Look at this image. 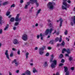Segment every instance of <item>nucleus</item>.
<instances>
[{
	"instance_id": "obj_1",
	"label": "nucleus",
	"mask_w": 75,
	"mask_h": 75,
	"mask_svg": "<svg viewBox=\"0 0 75 75\" xmlns=\"http://www.w3.org/2000/svg\"><path fill=\"white\" fill-rule=\"evenodd\" d=\"M54 6H55V3L53 2H49L47 4L48 8L50 10H52L54 8Z\"/></svg>"
},
{
	"instance_id": "obj_2",
	"label": "nucleus",
	"mask_w": 75,
	"mask_h": 75,
	"mask_svg": "<svg viewBox=\"0 0 75 75\" xmlns=\"http://www.w3.org/2000/svg\"><path fill=\"white\" fill-rule=\"evenodd\" d=\"M45 48V46H44L42 48H39V54H40V55H42L44 53V50Z\"/></svg>"
},
{
	"instance_id": "obj_3",
	"label": "nucleus",
	"mask_w": 75,
	"mask_h": 75,
	"mask_svg": "<svg viewBox=\"0 0 75 75\" xmlns=\"http://www.w3.org/2000/svg\"><path fill=\"white\" fill-rule=\"evenodd\" d=\"M53 30V29L52 28H51L50 29H46L45 32V35H48L49 33H50V34L51 33H52V31Z\"/></svg>"
},
{
	"instance_id": "obj_4",
	"label": "nucleus",
	"mask_w": 75,
	"mask_h": 75,
	"mask_svg": "<svg viewBox=\"0 0 75 75\" xmlns=\"http://www.w3.org/2000/svg\"><path fill=\"white\" fill-rule=\"evenodd\" d=\"M64 71L65 72H66V75H69V71L68 70V69L67 67L66 66H64Z\"/></svg>"
},
{
	"instance_id": "obj_5",
	"label": "nucleus",
	"mask_w": 75,
	"mask_h": 75,
	"mask_svg": "<svg viewBox=\"0 0 75 75\" xmlns=\"http://www.w3.org/2000/svg\"><path fill=\"white\" fill-rule=\"evenodd\" d=\"M19 16H20L19 14H18L16 17L15 21H21V18H19Z\"/></svg>"
},
{
	"instance_id": "obj_6",
	"label": "nucleus",
	"mask_w": 75,
	"mask_h": 75,
	"mask_svg": "<svg viewBox=\"0 0 75 75\" xmlns=\"http://www.w3.org/2000/svg\"><path fill=\"white\" fill-rule=\"evenodd\" d=\"M8 50H6L5 52V55H6L7 59H8L9 60H10V58H9V55H8Z\"/></svg>"
},
{
	"instance_id": "obj_7",
	"label": "nucleus",
	"mask_w": 75,
	"mask_h": 75,
	"mask_svg": "<svg viewBox=\"0 0 75 75\" xmlns=\"http://www.w3.org/2000/svg\"><path fill=\"white\" fill-rule=\"evenodd\" d=\"M59 21H60V22L59 26L61 27H62V22H63V20H62V18H60L59 20H58L57 21V23L59 22Z\"/></svg>"
},
{
	"instance_id": "obj_8",
	"label": "nucleus",
	"mask_w": 75,
	"mask_h": 75,
	"mask_svg": "<svg viewBox=\"0 0 75 75\" xmlns=\"http://www.w3.org/2000/svg\"><path fill=\"white\" fill-rule=\"evenodd\" d=\"M22 39L24 41H26L27 40V35L26 34H24L22 37Z\"/></svg>"
},
{
	"instance_id": "obj_9",
	"label": "nucleus",
	"mask_w": 75,
	"mask_h": 75,
	"mask_svg": "<svg viewBox=\"0 0 75 75\" xmlns=\"http://www.w3.org/2000/svg\"><path fill=\"white\" fill-rule=\"evenodd\" d=\"M67 1V0H63V4L65 6V7H67V8H69V6H68V4H67L65 2Z\"/></svg>"
},
{
	"instance_id": "obj_10",
	"label": "nucleus",
	"mask_w": 75,
	"mask_h": 75,
	"mask_svg": "<svg viewBox=\"0 0 75 75\" xmlns=\"http://www.w3.org/2000/svg\"><path fill=\"white\" fill-rule=\"evenodd\" d=\"M13 42L14 44L15 45H16L17 44H18L19 43V42H18V41L17 40V39H14Z\"/></svg>"
},
{
	"instance_id": "obj_11",
	"label": "nucleus",
	"mask_w": 75,
	"mask_h": 75,
	"mask_svg": "<svg viewBox=\"0 0 75 75\" xmlns=\"http://www.w3.org/2000/svg\"><path fill=\"white\" fill-rule=\"evenodd\" d=\"M25 74L27 75H31V72L29 70H27L25 72Z\"/></svg>"
},
{
	"instance_id": "obj_12",
	"label": "nucleus",
	"mask_w": 75,
	"mask_h": 75,
	"mask_svg": "<svg viewBox=\"0 0 75 75\" xmlns=\"http://www.w3.org/2000/svg\"><path fill=\"white\" fill-rule=\"evenodd\" d=\"M65 42H64V41H63L61 43V46H62V47H64L65 46Z\"/></svg>"
},
{
	"instance_id": "obj_13",
	"label": "nucleus",
	"mask_w": 75,
	"mask_h": 75,
	"mask_svg": "<svg viewBox=\"0 0 75 75\" xmlns=\"http://www.w3.org/2000/svg\"><path fill=\"white\" fill-rule=\"evenodd\" d=\"M53 64H54L55 65H57V61L56 60H54L52 61Z\"/></svg>"
},
{
	"instance_id": "obj_14",
	"label": "nucleus",
	"mask_w": 75,
	"mask_h": 75,
	"mask_svg": "<svg viewBox=\"0 0 75 75\" xmlns=\"http://www.w3.org/2000/svg\"><path fill=\"white\" fill-rule=\"evenodd\" d=\"M66 52L68 54H70L71 51L70 50V49H67L66 50Z\"/></svg>"
},
{
	"instance_id": "obj_15",
	"label": "nucleus",
	"mask_w": 75,
	"mask_h": 75,
	"mask_svg": "<svg viewBox=\"0 0 75 75\" xmlns=\"http://www.w3.org/2000/svg\"><path fill=\"white\" fill-rule=\"evenodd\" d=\"M34 3H35L37 7L39 6V4L38 3V1L37 0H35Z\"/></svg>"
},
{
	"instance_id": "obj_16",
	"label": "nucleus",
	"mask_w": 75,
	"mask_h": 75,
	"mask_svg": "<svg viewBox=\"0 0 75 75\" xmlns=\"http://www.w3.org/2000/svg\"><path fill=\"white\" fill-rule=\"evenodd\" d=\"M33 73H35V72H38V71H37L35 69V67H34L33 68Z\"/></svg>"
},
{
	"instance_id": "obj_17",
	"label": "nucleus",
	"mask_w": 75,
	"mask_h": 75,
	"mask_svg": "<svg viewBox=\"0 0 75 75\" xmlns=\"http://www.w3.org/2000/svg\"><path fill=\"white\" fill-rule=\"evenodd\" d=\"M71 18V19H73L74 23V24H75V16L72 17Z\"/></svg>"
},
{
	"instance_id": "obj_18",
	"label": "nucleus",
	"mask_w": 75,
	"mask_h": 75,
	"mask_svg": "<svg viewBox=\"0 0 75 75\" xmlns=\"http://www.w3.org/2000/svg\"><path fill=\"white\" fill-rule=\"evenodd\" d=\"M55 64L53 63H52L51 65V67L52 68H54L55 67Z\"/></svg>"
},
{
	"instance_id": "obj_19",
	"label": "nucleus",
	"mask_w": 75,
	"mask_h": 75,
	"mask_svg": "<svg viewBox=\"0 0 75 75\" xmlns=\"http://www.w3.org/2000/svg\"><path fill=\"white\" fill-rule=\"evenodd\" d=\"M9 26V25L7 24L6 25V26L5 27V28H4V30H6L8 28V27Z\"/></svg>"
},
{
	"instance_id": "obj_20",
	"label": "nucleus",
	"mask_w": 75,
	"mask_h": 75,
	"mask_svg": "<svg viewBox=\"0 0 75 75\" xmlns=\"http://www.w3.org/2000/svg\"><path fill=\"white\" fill-rule=\"evenodd\" d=\"M50 43L51 44H53L54 43V40H52L50 41Z\"/></svg>"
},
{
	"instance_id": "obj_21",
	"label": "nucleus",
	"mask_w": 75,
	"mask_h": 75,
	"mask_svg": "<svg viewBox=\"0 0 75 75\" xmlns=\"http://www.w3.org/2000/svg\"><path fill=\"white\" fill-rule=\"evenodd\" d=\"M3 17L2 16H0V24H1V20H2V18Z\"/></svg>"
},
{
	"instance_id": "obj_22",
	"label": "nucleus",
	"mask_w": 75,
	"mask_h": 75,
	"mask_svg": "<svg viewBox=\"0 0 75 75\" xmlns=\"http://www.w3.org/2000/svg\"><path fill=\"white\" fill-rule=\"evenodd\" d=\"M28 55H29V53L27 52L26 53V58H28Z\"/></svg>"
},
{
	"instance_id": "obj_23",
	"label": "nucleus",
	"mask_w": 75,
	"mask_h": 75,
	"mask_svg": "<svg viewBox=\"0 0 75 75\" xmlns=\"http://www.w3.org/2000/svg\"><path fill=\"white\" fill-rule=\"evenodd\" d=\"M59 42H61L62 41V36L60 35L59 39Z\"/></svg>"
},
{
	"instance_id": "obj_24",
	"label": "nucleus",
	"mask_w": 75,
	"mask_h": 75,
	"mask_svg": "<svg viewBox=\"0 0 75 75\" xmlns=\"http://www.w3.org/2000/svg\"><path fill=\"white\" fill-rule=\"evenodd\" d=\"M72 59L73 58L72 57H70L69 58V60L70 61H72Z\"/></svg>"
},
{
	"instance_id": "obj_25",
	"label": "nucleus",
	"mask_w": 75,
	"mask_h": 75,
	"mask_svg": "<svg viewBox=\"0 0 75 75\" xmlns=\"http://www.w3.org/2000/svg\"><path fill=\"white\" fill-rule=\"evenodd\" d=\"M67 7H64V6H62V8L63 10H67Z\"/></svg>"
},
{
	"instance_id": "obj_26",
	"label": "nucleus",
	"mask_w": 75,
	"mask_h": 75,
	"mask_svg": "<svg viewBox=\"0 0 75 75\" xmlns=\"http://www.w3.org/2000/svg\"><path fill=\"white\" fill-rule=\"evenodd\" d=\"M41 9H40L38 10V11L37 13L36 14V16H38V14H39V13H40V11H41Z\"/></svg>"
},
{
	"instance_id": "obj_27",
	"label": "nucleus",
	"mask_w": 75,
	"mask_h": 75,
	"mask_svg": "<svg viewBox=\"0 0 75 75\" xmlns=\"http://www.w3.org/2000/svg\"><path fill=\"white\" fill-rule=\"evenodd\" d=\"M59 38L57 37L55 39V40L56 41V42H57V41H59Z\"/></svg>"
},
{
	"instance_id": "obj_28",
	"label": "nucleus",
	"mask_w": 75,
	"mask_h": 75,
	"mask_svg": "<svg viewBox=\"0 0 75 75\" xmlns=\"http://www.w3.org/2000/svg\"><path fill=\"white\" fill-rule=\"evenodd\" d=\"M64 34L65 35H67L68 34V31L67 30H65V31L64 32Z\"/></svg>"
},
{
	"instance_id": "obj_29",
	"label": "nucleus",
	"mask_w": 75,
	"mask_h": 75,
	"mask_svg": "<svg viewBox=\"0 0 75 75\" xmlns=\"http://www.w3.org/2000/svg\"><path fill=\"white\" fill-rule=\"evenodd\" d=\"M64 56L62 54H61L59 56V58L61 59L62 58V57H63Z\"/></svg>"
},
{
	"instance_id": "obj_30",
	"label": "nucleus",
	"mask_w": 75,
	"mask_h": 75,
	"mask_svg": "<svg viewBox=\"0 0 75 75\" xmlns=\"http://www.w3.org/2000/svg\"><path fill=\"white\" fill-rule=\"evenodd\" d=\"M11 21V22H13L14 21V18H12L10 20Z\"/></svg>"
},
{
	"instance_id": "obj_31",
	"label": "nucleus",
	"mask_w": 75,
	"mask_h": 75,
	"mask_svg": "<svg viewBox=\"0 0 75 75\" xmlns=\"http://www.w3.org/2000/svg\"><path fill=\"white\" fill-rule=\"evenodd\" d=\"M8 3V1L5 2L3 3V5H6V4H7Z\"/></svg>"
},
{
	"instance_id": "obj_32",
	"label": "nucleus",
	"mask_w": 75,
	"mask_h": 75,
	"mask_svg": "<svg viewBox=\"0 0 75 75\" xmlns=\"http://www.w3.org/2000/svg\"><path fill=\"white\" fill-rule=\"evenodd\" d=\"M44 65L45 67H47L48 66V64H47V62H45Z\"/></svg>"
},
{
	"instance_id": "obj_33",
	"label": "nucleus",
	"mask_w": 75,
	"mask_h": 75,
	"mask_svg": "<svg viewBox=\"0 0 75 75\" xmlns=\"http://www.w3.org/2000/svg\"><path fill=\"white\" fill-rule=\"evenodd\" d=\"M10 14V12L7 11L6 13V15L7 16H8Z\"/></svg>"
},
{
	"instance_id": "obj_34",
	"label": "nucleus",
	"mask_w": 75,
	"mask_h": 75,
	"mask_svg": "<svg viewBox=\"0 0 75 75\" xmlns=\"http://www.w3.org/2000/svg\"><path fill=\"white\" fill-rule=\"evenodd\" d=\"M12 7H15V4H13L11 6V8Z\"/></svg>"
},
{
	"instance_id": "obj_35",
	"label": "nucleus",
	"mask_w": 75,
	"mask_h": 75,
	"mask_svg": "<svg viewBox=\"0 0 75 75\" xmlns=\"http://www.w3.org/2000/svg\"><path fill=\"white\" fill-rule=\"evenodd\" d=\"M48 26L50 27H52V25L51 23H48Z\"/></svg>"
},
{
	"instance_id": "obj_36",
	"label": "nucleus",
	"mask_w": 75,
	"mask_h": 75,
	"mask_svg": "<svg viewBox=\"0 0 75 75\" xmlns=\"http://www.w3.org/2000/svg\"><path fill=\"white\" fill-rule=\"evenodd\" d=\"M28 5L26 4L25 5V6L24 7V8L25 9H27V8H28Z\"/></svg>"
},
{
	"instance_id": "obj_37",
	"label": "nucleus",
	"mask_w": 75,
	"mask_h": 75,
	"mask_svg": "<svg viewBox=\"0 0 75 75\" xmlns=\"http://www.w3.org/2000/svg\"><path fill=\"white\" fill-rule=\"evenodd\" d=\"M61 62L62 63H64L65 62V60H64V59H62Z\"/></svg>"
},
{
	"instance_id": "obj_38",
	"label": "nucleus",
	"mask_w": 75,
	"mask_h": 75,
	"mask_svg": "<svg viewBox=\"0 0 75 75\" xmlns=\"http://www.w3.org/2000/svg\"><path fill=\"white\" fill-rule=\"evenodd\" d=\"M17 62V60H16V59H14V61H13L12 62V64H13V63H15V62Z\"/></svg>"
},
{
	"instance_id": "obj_39",
	"label": "nucleus",
	"mask_w": 75,
	"mask_h": 75,
	"mask_svg": "<svg viewBox=\"0 0 75 75\" xmlns=\"http://www.w3.org/2000/svg\"><path fill=\"white\" fill-rule=\"evenodd\" d=\"M18 24H19L18 22H16L15 24V25H18Z\"/></svg>"
},
{
	"instance_id": "obj_40",
	"label": "nucleus",
	"mask_w": 75,
	"mask_h": 75,
	"mask_svg": "<svg viewBox=\"0 0 75 75\" xmlns=\"http://www.w3.org/2000/svg\"><path fill=\"white\" fill-rule=\"evenodd\" d=\"M10 55V57H12L13 55V53H11Z\"/></svg>"
},
{
	"instance_id": "obj_41",
	"label": "nucleus",
	"mask_w": 75,
	"mask_h": 75,
	"mask_svg": "<svg viewBox=\"0 0 75 75\" xmlns=\"http://www.w3.org/2000/svg\"><path fill=\"white\" fill-rule=\"evenodd\" d=\"M17 54H18V55H20V51L19 50L18 51Z\"/></svg>"
},
{
	"instance_id": "obj_42",
	"label": "nucleus",
	"mask_w": 75,
	"mask_h": 75,
	"mask_svg": "<svg viewBox=\"0 0 75 75\" xmlns=\"http://www.w3.org/2000/svg\"><path fill=\"white\" fill-rule=\"evenodd\" d=\"M57 47H58L59 46H61V44H57Z\"/></svg>"
},
{
	"instance_id": "obj_43",
	"label": "nucleus",
	"mask_w": 75,
	"mask_h": 75,
	"mask_svg": "<svg viewBox=\"0 0 75 75\" xmlns=\"http://www.w3.org/2000/svg\"><path fill=\"white\" fill-rule=\"evenodd\" d=\"M62 65H64V64L62 63H60L59 64V67H61V66H62Z\"/></svg>"
},
{
	"instance_id": "obj_44",
	"label": "nucleus",
	"mask_w": 75,
	"mask_h": 75,
	"mask_svg": "<svg viewBox=\"0 0 75 75\" xmlns=\"http://www.w3.org/2000/svg\"><path fill=\"white\" fill-rule=\"evenodd\" d=\"M3 32V30L2 29H1L0 30V34H2V33Z\"/></svg>"
},
{
	"instance_id": "obj_45",
	"label": "nucleus",
	"mask_w": 75,
	"mask_h": 75,
	"mask_svg": "<svg viewBox=\"0 0 75 75\" xmlns=\"http://www.w3.org/2000/svg\"><path fill=\"white\" fill-rule=\"evenodd\" d=\"M23 2H24V1H23V0H21L20 3L22 4V3H23Z\"/></svg>"
},
{
	"instance_id": "obj_46",
	"label": "nucleus",
	"mask_w": 75,
	"mask_h": 75,
	"mask_svg": "<svg viewBox=\"0 0 75 75\" xmlns=\"http://www.w3.org/2000/svg\"><path fill=\"white\" fill-rule=\"evenodd\" d=\"M27 5H28V6L29 5H30V2H27Z\"/></svg>"
},
{
	"instance_id": "obj_47",
	"label": "nucleus",
	"mask_w": 75,
	"mask_h": 75,
	"mask_svg": "<svg viewBox=\"0 0 75 75\" xmlns=\"http://www.w3.org/2000/svg\"><path fill=\"white\" fill-rule=\"evenodd\" d=\"M66 57H69V54H66L65 55Z\"/></svg>"
},
{
	"instance_id": "obj_48",
	"label": "nucleus",
	"mask_w": 75,
	"mask_h": 75,
	"mask_svg": "<svg viewBox=\"0 0 75 75\" xmlns=\"http://www.w3.org/2000/svg\"><path fill=\"white\" fill-rule=\"evenodd\" d=\"M15 64L16 65V66L17 67L18 66V63L17 62H16Z\"/></svg>"
},
{
	"instance_id": "obj_49",
	"label": "nucleus",
	"mask_w": 75,
	"mask_h": 75,
	"mask_svg": "<svg viewBox=\"0 0 75 75\" xmlns=\"http://www.w3.org/2000/svg\"><path fill=\"white\" fill-rule=\"evenodd\" d=\"M48 50H51V47H48L47 48Z\"/></svg>"
},
{
	"instance_id": "obj_50",
	"label": "nucleus",
	"mask_w": 75,
	"mask_h": 75,
	"mask_svg": "<svg viewBox=\"0 0 75 75\" xmlns=\"http://www.w3.org/2000/svg\"><path fill=\"white\" fill-rule=\"evenodd\" d=\"M53 59V58H51L50 59V62H52Z\"/></svg>"
},
{
	"instance_id": "obj_51",
	"label": "nucleus",
	"mask_w": 75,
	"mask_h": 75,
	"mask_svg": "<svg viewBox=\"0 0 75 75\" xmlns=\"http://www.w3.org/2000/svg\"><path fill=\"white\" fill-rule=\"evenodd\" d=\"M46 56H47V57L49 56V53L48 52H47L46 53Z\"/></svg>"
},
{
	"instance_id": "obj_52",
	"label": "nucleus",
	"mask_w": 75,
	"mask_h": 75,
	"mask_svg": "<svg viewBox=\"0 0 75 75\" xmlns=\"http://www.w3.org/2000/svg\"><path fill=\"white\" fill-rule=\"evenodd\" d=\"M62 50H63L64 51H65V52H67V50L65 48H64L63 49H62Z\"/></svg>"
},
{
	"instance_id": "obj_53",
	"label": "nucleus",
	"mask_w": 75,
	"mask_h": 75,
	"mask_svg": "<svg viewBox=\"0 0 75 75\" xmlns=\"http://www.w3.org/2000/svg\"><path fill=\"white\" fill-rule=\"evenodd\" d=\"M35 0H30V1H33V3H34V2H35Z\"/></svg>"
},
{
	"instance_id": "obj_54",
	"label": "nucleus",
	"mask_w": 75,
	"mask_h": 75,
	"mask_svg": "<svg viewBox=\"0 0 75 75\" xmlns=\"http://www.w3.org/2000/svg\"><path fill=\"white\" fill-rule=\"evenodd\" d=\"M71 25L72 26H73V25H74V23H73L72 22H71Z\"/></svg>"
},
{
	"instance_id": "obj_55",
	"label": "nucleus",
	"mask_w": 75,
	"mask_h": 75,
	"mask_svg": "<svg viewBox=\"0 0 75 75\" xmlns=\"http://www.w3.org/2000/svg\"><path fill=\"white\" fill-rule=\"evenodd\" d=\"M48 23H50V22H51V21L50 20V19H48Z\"/></svg>"
},
{
	"instance_id": "obj_56",
	"label": "nucleus",
	"mask_w": 75,
	"mask_h": 75,
	"mask_svg": "<svg viewBox=\"0 0 75 75\" xmlns=\"http://www.w3.org/2000/svg\"><path fill=\"white\" fill-rule=\"evenodd\" d=\"M67 3H71V1L70 0H69L67 1Z\"/></svg>"
},
{
	"instance_id": "obj_57",
	"label": "nucleus",
	"mask_w": 75,
	"mask_h": 75,
	"mask_svg": "<svg viewBox=\"0 0 75 75\" xmlns=\"http://www.w3.org/2000/svg\"><path fill=\"white\" fill-rule=\"evenodd\" d=\"M71 70H74V67H71Z\"/></svg>"
},
{
	"instance_id": "obj_58",
	"label": "nucleus",
	"mask_w": 75,
	"mask_h": 75,
	"mask_svg": "<svg viewBox=\"0 0 75 75\" xmlns=\"http://www.w3.org/2000/svg\"><path fill=\"white\" fill-rule=\"evenodd\" d=\"M8 72H9V75H12V73H11L10 71H9Z\"/></svg>"
},
{
	"instance_id": "obj_59",
	"label": "nucleus",
	"mask_w": 75,
	"mask_h": 75,
	"mask_svg": "<svg viewBox=\"0 0 75 75\" xmlns=\"http://www.w3.org/2000/svg\"><path fill=\"white\" fill-rule=\"evenodd\" d=\"M35 26V27H38V23H36Z\"/></svg>"
},
{
	"instance_id": "obj_60",
	"label": "nucleus",
	"mask_w": 75,
	"mask_h": 75,
	"mask_svg": "<svg viewBox=\"0 0 75 75\" xmlns=\"http://www.w3.org/2000/svg\"><path fill=\"white\" fill-rule=\"evenodd\" d=\"M66 40H67L68 41H69V39H68V38H66Z\"/></svg>"
},
{
	"instance_id": "obj_61",
	"label": "nucleus",
	"mask_w": 75,
	"mask_h": 75,
	"mask_svg": "<svg viewBox=\"0 0 75 75\" xmlns=\"http://www.w3.org/2000/svg\"><path fill=\"white\" fill-rule=\"evenodd\" d=\"M51 57L52 58H54V55H53V54H52Z\"/></svg>"
},
{
	"instance_id": "obj_62",
	"label": "nucleus",
	"mask_w": 75,
	"mask_h": 75,
	"mask_svg": "<svg viewBox=\"0 0 75 75\" xmlns=\"http://www.w3.org/2000/svg\"><path fill=\"white\" fill-rule=\"evenodd\" d=\"M16 27H14L13 28V30H16Z\"/></svg>"
},
{
	"instance_id": "obj_63",
	"label": "nucleus",
	"mask_w": 75,
	"mask_h": 75,
	"mask_svg": "<svg viewBox=\"0 0 75 75\" xmlns=\"http://www.w3.org/2000/svg\"><path fill=\"white\" fill-rule=\"evenodd\" d=\"M55 75H59V74L58 72H57Z\"/></svg>"
},
{
	"instance_id": "obj_64",
	"label": "nucleus",
	"mask_w": 75,
	"mask_h": 75,
	"mask_svg": "<svg viewBox=\"0 0 75 75\" xmlns=\"http://www.w3.org/2000/svg\"><path fill=\"white\" fill-rule=\"evenodd\" d=\"M42 33H40V36L41 37H42Z\"/></svg>"
}]
</instances>
